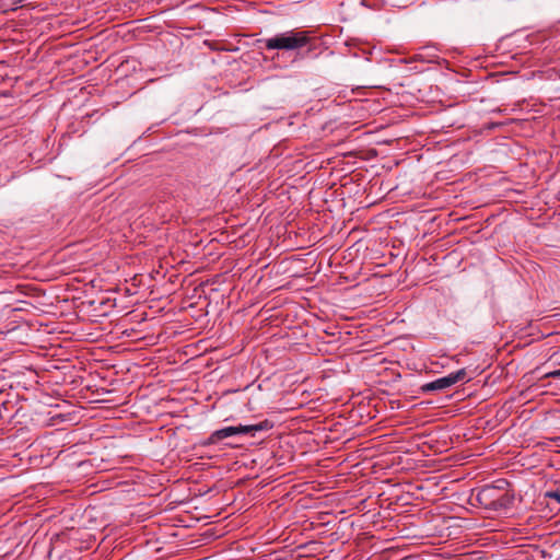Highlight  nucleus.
<instances>
[{"label":"nucleus","mask_w":560,"mask_h":560,"mask_svg":"<svg viewBox=\"0 0 560 560\" xmlns=\"http://www.w3.org/2000/svg\"><path fill=\"white\" fill-rule=\"evenodd\" d=\"M267 50H299L311 43L306 31H288L259 40Z\"/></svg>","instance_id":"f257e3e1"},{"label":"nucleus","mask_w":560,"mask_h":560,"mask_svg":"<svg viewBox=\"0 0 560 560\" xmlns=\"http://www.w3.org/2000/svg\"><path fill=\"white\" fill-rule=\"evenodd\" d=\"M272 423L269 420H264L256 424H249L246 425V429H248V434L254 435L258 431H268L272 428Z\"/></svg>","instance_id":"20e7f679"},{"label":"nucleus","mask_w":560,"mask_h":560,"mask_svg":"<svg viewBox=\"0 0 560 560\" xmlns=\"http://www.w3.org/2000/svg\"><path fill=\"white\" fill-rule=\"evenodd\" d=\"M236 434H248V429H246V425H237V427H225L220 430L214 431L209 436V443L214 444L218 443L221 440H224L226 438L236 435Z\"/></svg>","instance_id":"7ed1b4c3"},{"label":"nucleus","mask_w":560,"mask_h":560,"mask_svg":"<svg viewBox=\"0 0 560 560\" xmlns=\"http://www.w3.org/2000/svg\"><path fill=\"white\" fill-rule=\"evenodd\" d=\"M494 490H495V488H493V487H487V488H483V489L480 491L479 495H482V497H490V495H491V493H492Z\"/></svg>","instance_id":"0eeeda50"},{"label":"nucleus","mask_w":560,"mask_h":560,"mask_svg":"<svg viewBox=\"0 0 560 560\" xmlns=\"http://www.w3.org/2000/svg\"><path fill=\"white\" fill-rule=\"evenodd\" d=\"M546 497L556 500L560 503V483L556 486L555 489H551L546 492Z\"/></svg>","instance_id":"39448f33"},{"label":"nucleus","mask_w":560,"mask_h":560,"mask_svg":"<svg viewBox=\"0 0 560 560\" xmlns=\"http://www.w3.org/2000/svg\"><path fill=\"white\" fill-rule=\"evenodd\" d=\"M467 378V372L465 369H460L456 372H452L446 376L440 377L433 382L427 383L422 386L423 392L443 390L450 388L456 383L464 382Z\"/></svg>","instance_id":"f03ea898"},{"label":"nucleus","mask_w":560,"mask_h":560,"mask_svg":"<svg viewBox=\"0 0 560 560\" xmlns=\"http://www.w3.org/2000/svg\"><path fill=\"white\" fill-rule=\"evenodd\" d=\"M546 378H560V369L545 374Z\"/></svg>","instance_id":"423d86ee"}]
</instances>
